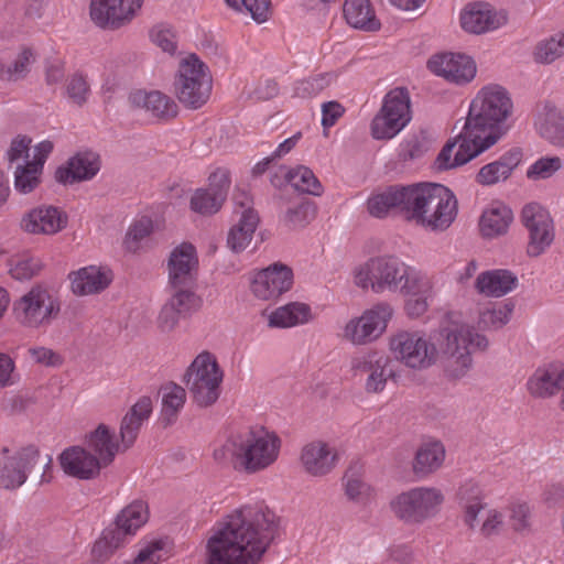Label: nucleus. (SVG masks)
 I'll list each match as a JSON object with an SVG mask.
<instances>
[{
  "mask_svg": "<svg viewBox=\"0 0 564 564\" xmlns=\"http://www.w3.org/2000/svg\"><path fill=\"white\" fill-rule=\"evenodd\" d=\"M224 373L209 352L199 354L187 368L184 381L193 401L199 408H208L217 402Z\"/></svg>",
  "mask_w": 564,
  "mask_h": 564,
  "instance_id": "nucleus-7",
  "label": "nucleus"
},
{
  "mask_svg": "<svg viewBox=\"0 0 564 564\" xmlns=\"http://www.w3.org/2000/svg\"><path fill=\"white\" fill-rule=\"evenodd\" d=\"M284 175L289 176L290 183L299 192L314 196H319L323 193L322 184L313 171L306 166L290 170L289 173Z\"/></svg>",
  "mask_w": 564,
  "mask_h": 564,
  "instance_id": "nucleus-47",
  "label": "nucleus"
},
{
  "mask_svg": "<svg viewBox=\"0 0 564 564\" xmlns=\"http://www.w3.org/2000/svg\"><path fill=\"white\" fill-rule=\"evenodd\" d=\"M535 124L543 139L555 147L564 148V115L560 109L546 104L543 116Z\"/></svg>",
  "mask_w": 564,
  "mask_h": 564,
  "instance_id": "nucleus-37",
  "label": "nucleus"
},
{
  "mask_svg": "<svg viewBox=\"0 0 564 564\" xmlns=\"http://www.w3.org/2000/svg\"><path fill=\"white\" fill-rule=\"evenodd\" d=\"M171 296L162 306L158 325L162 332H171L177 325L181 316H185L200 306V299L194 291L170 290Z\"/></svg>",
  "mask_w": 564,
  "mask_h": 564,
  "instance_id": "nucleus-22",
  "label": "nucleus"
},
{
  "mask_svg": "<svg viewBox=\"0 0 564 564\" xmlns=\"http://www.w3.org/2000/svg\"><path fill=\"white\" fill-rule=\"evenodd\" d=\"M429 149L427 134L424 130L409 137L403 145L402 156L404 160H413L421 156Z\"/></svg>",
  "mask_w": 564,
  "mask_h": 564,
  "instance_id": "nucleus-57",
  "label": "nucleus"
},
{
  "mask_svg": "<svg viewBox=\"0 0 564 564\" xmlns=\"http://www.w3.org/2000/svg\"><path fill=\"white\" fill-rule=\"evenodd\" d=\"M278 518L267 507L245 506L208 539L207 564H257L275 539Z\"/></svg>",
  "mask_w": 564,
  "mask_h": 564,
  "instance_id": "nucleus-1",
  "label": "nucleus"
},
{
  "mask_svg": "<svg viewBox=\"0 0 564 564\" xmlns=\"http://www.w3.org/2000/svg\"><path fill=\"white\" fill-rule=\"evenodd\" d=\"M43 172V161H26L23 165H18L14 171V188L20 194L33 192L41 183Z\"/></svg>",
  "mask_w": 564,
  "mask_h": 564,
  "instance_id": "nucleus-43",
  "label": "nucleus"
},
{
  "mask_svg": "<svg viewBox=\"0 0 564 564\" xmlns=\"http://www.w3.org/2000/svg\"><path fill=\"white\" fill-rule=\"evenodd\" d=\"M126 543L127 540L120 535V533L108 527L102 531L101 536L94 543L91 555L94 560L98 562L107 561Z\"/></svg>",
  "mask_w": 564,
  "mask_h": 564,
  "instance_id": "nucleus-46",
  "label": "nucleus"
},
{
  "mask_svg": "<svg viewBox=\"0 0 564 564\" xmlns=\"http://www.w3.org/2000/svg\"><path fill=\"white\" fill-rule=\"evenodd\" d=\"M87 449L97 457L101 467H107L122 451V444L115 440V435L107 425L99 424L87 437Z\"/></svg>",
  "mask_w": 564,
  "mask_h": 564,
  "instance_id": "nucleus-32",
  "label": "nucleus"
},
{
  "mask_svg": "<svg viewBox=\"0 0 564 564\" xmlns=\"http://www.w3.org/2000/svg\"><path fill=\"white\" fill-rule=\"evenodd\" d=\"M491 23L492 14L489 3H469L460 14L462 28L469 33L481 34L489 30Z\"/></svg>",
  "mask_w": 564,
  "mask_h": 564,
  "instance_id": "nucleus-42",
  "label": "nucleus"
},
{
  "mask_svg": "<svg viewBox=\"0 0 564 564\" xmlns=\"http://www.w3.org/2000/svg\"><path fill=\"white\" fill-rule=\"evenodd\" d=\"M152 231V220L143 217L135 221L128 230L126 245L128 249H134L137 243L148 237Z\"/></svg>",
  "mask_w": 564,
  "mask_h": 564,
  "instance_id": "nucleus-58",
  "label": "nucleus"
},
{
  "mask_svg": "<svg viewBox=\"0 0 564 564\" xmlns=\"http://www.w3.org/2000/svg\"><path fill=\"white\" fill-rule=\"evenodd\" d=\"M344 480L345 494L349 500L357 503H365L371 497V487L366 484L359 476L346 473Z\"/></svg>",
  "mask_w": 564,
  "mask_h": 564,
  "instance_id": "nucleus-53",
  "label": "nucleus"
},
{
  "mask_svg": "<svg viewBox=\"0 0 564 564\" xmlns=\"http://www.w3.org/2000/svg\"><path fill=\"white\" fill-rule=\"evenodd\" d=\"M513 220L512 209L502 202H496V236L506 235Z\"/></svg>",
  "mask_w": 564,
  "mask_h": 564,
  "instance_id": "nucleus-62",
  "label": "nucleus"
},
{
  "mask_svg": "<svg viewBox=\"0 0 564 564\" xmlns=\"http://www.w3.org/2000/svg\"><path fill=\"white\" fill-rule=\"evenodd\" d=\"M241 4L257 23L269 20L271 14L270 0H241Z\"/></svg>",
  "mask_w": 564,
  "mask_h": 564,
  "instance_id": "nucleus-60",
  "label": "nucleus"
},
{
  "mask_svg": "<svg viewBox=\"0 0 564 564\" xmlns=\"http://www.w3.org/2000/svg\"><path fill=\"white\" fill-rule=\"evenodd\" d=\"M391 316L392 308L389 304H378L366 311L359 318L349 321L344 335L354 344H367L377 339L384 332Z\"/></svg>",
  "mask_w": 564,
  "mask_h": 564,
  "instance_id": "nucleus-17",
  "label": "nucleus"
},
{
  "mask_svg": "<svg viewBox=\"0 0 564 564\" xmlns=\"http://www.w3.org/2000/svg\"><path fill=\"white\" fill-rule=\"evenodd\" d=\"M208 188H198L195 191V202L194 205L197 209L203 212L208 210L206 206H202L200 199L208 198L212 204L210 207L213 209L218 206V204H224L229 187H230V172L226 169H217L213 174H210Z\"/></svg>",
  "mask_w": 564,
  "mask_h": 564,
  "instance_id": "nucleus-33",
  "label": "nucleus"
},
{
  "mask_svg": "<svg viewBox=\"0 0 564 564\" xmlns=\"http://www.w3.org/2000/svg\"><path fill=\"white\" fill-rule=\"evenodd\" d=\"M337 78L334 72L321 73L302 79L295 85V95L301 98L313 97L328 88Z\"/></svg>",
  "mask_w": 564,
  "mask_h": 564,
  "instance_id": "nucleus-48",
  "label": "nucleus"
},
{
  "mask_svg": "<svg viewBox=\"0 0 564 564\" xmlns=\"http://www.w3.org/2000/svg\"><path fill=\"white\" fill-rule=\"evenodd\" d=\"M151 412V398L141 397L122 417L120 423L122 452L134 444L142 424L150 417Z\"/></svg>",
  "mask_w": 564,
  "mask_h": 564,
  "instance_id": "nucleus-31",
  "label": "nucleus"
},
{
  "mask_svg": "<svg viewBox=\"0 0 564 564\" xmlns=\"http://www.w3.org/2000/svg\"><path fill=\"white\" fill-rule=\"evenodd\" d=\"M312 319L311 307L305 303L292 302L278 307L269 316V326L286 328L305 324Z\"/></svg>",
  "mask_w": 564,
  "mask_h": 564,
  "instance_id": "nucleus-40",
  "label": "nucleus"
},
{
  "mask_svg": "<svg viewBox=\"0 0 564 564\" xmlns=\"http://www.w3.org/2000/svg\"><path fill=\"white\" fill-rule=\"evenodd\" d=\"M393 357L412 369H425L436 362L433 343L421 333L400 330L390 338Z\"/></svg>",
  "mask_w": 564,
  "mask_h": 564,
  "instance_id": "nucleus-14",
  "label": "nucleus"
},
{
  "mask_svg": "<svg viewBox=\"0 0 564 564\" xmlns=\"http://www.w3.org/2000/svg\"><path fill=\"white\" fill-rule=\"evenodd\" d=\"M527 388L535 398H549L561 391L560 405L564 410V368L554 365L538 368L529 378Z\"/></svg>",
  "mask_w": 564,
  "mask_h": 564,
  "instance_id": "nucleus-27",
  "label": "nucleus"
},
{
  "mask_svg": "<svg viewBox=\"0 0 564 564\" xmlns=\"http://www.w3.org/2000/svg\"><path fill=\"white\" fill-rule=\"evenodd\" d=\"M42 269V262L34 257H24L18 259L10 269L13 279L23 281L32 279Z\"/></svg>",
  "mask_w": 564,
  "mask_h": 564,
  "instance_id": "nucleus-55",
  "label": "nucleus"
},
{
  "mask_svg": "<svg viewBox=\"0 0 564 564\" xmlns=\"http://www.w3.org/2000/svg\"><path fill=\"white\" fill-rule=\"evenodd\" d=\"M129 100L134 108L144 110L160 121L172 120L178 115L177 104L159 90H137L130 95Z\"/></svg>",
  "mask_w": 564,
  "mask_h": 564,
  "instance_id": "nucleus-26",
  "label": "nucleus"
},
{
  "mask_svg": "<svg viewBox=\"0 0 564 564\" xmlns=\"http://www.w3.org/2000/svg\"><path fill=\"white\" fill-rule=\"evenodd\" d=\"M520 221L528 231L527 254L530 258L540 257L555 239L553 218L541 204L531 202L522 207Z\"/></svg>",
  "mask_w": 564,
  "mask_h": 564,
  "instance_id": "nucleus-13",
  "label": "nucleus"
},
{
  "mask_svg": "<svg viewBox=\"0 0 564 564\" xmlns=\"http://www.w3.org/2000/svg\"><path fill=\"white\" fill-rule=\"evenodd\" d=\"M481 153V148L470 151L469 145L463 140H458V135L448 140L438 153L435 165L440 171L451 170L466 164L471 159Z\"/></svg>",
  "mask_w": 564,
  "mask_h": 564,
  "instance_id": "nucleus-36",
  "label": "nucleus"
},
{
  "mask_svg": "<svg viewBox=\"0 0 564 564\" xmlns=\"http://www.w3.org/2000/svg\"><path fill=\"white\" fill-rule=\"evenodd\" d=\"M411 120L410 97L405 88L390 90L381 109L371 122V135L376 140H388L397 135Z\"/></svg>",
  "mask_w": 564,
  "mask_h": 564,
  "instance_id": "nucleus-10",
  "label": "nucleus"
},
{
  "mask_svg": "<svg viewBox=\"0 0 564 564\" xmlns=\"http://www.w3.org/2000/svg\"><path fill=\"white\" fill-rule=\"evenodd\" d=\"M281 440L264 429L249 430L230 436L214 452L217 460L229 459L234 467L248 474L271 466L279 456Z\"/></svg>",
  "mask_w": 564,
  "mask_h": 564,
  "instance_id": "nucleus-4",
  "label": "nucleus"
},
{
  "mask_svg": "<svg viewBox=\"0 0 564 564\" xmlns=\"http://www.w3.org/2000/svg\"><path fill=\"white\" fill-rule=\"evenodd\" d=\"M260 218L256 210L241 212L240 218L227 235V247L232 252L243 251L252 240Z\"/></svg>",
  "mask_w": 564,
  "mask_h": 564,
  "instance_id": "nucleus-35",
  "label": "nucleus"
},
{
  "mask_svg": "<svg viewBox=\"0 0 564 564\" xmlns=\"http://www.w3.org/2000/svg\"><path fill=\"white\" fill-rule=\"evenodd\" d=\"M405 273V262L394 256H378L354 269V283L373 293L398 292Z\"/></svg>",
  "mask_w": 564,
  "mask_h": 564,
  "instance_id": "nucleus-6",
  "label": "nucleus"
},
{
  "mask_svg": "<svg viewBox=\"0 0 564 564\" xmlns=\"http://www.w3.org/2000/svg\"><path fill=\"white\" fill-rule=\"evenodd\" d=\"M514 112L511 94L505 87L496 85V143L514 127Z\"/></svg>",
  "mask_w": 564,
  "mask_h": 564,
  "instance_id": "nucleus-39",
  "label": "nucleus"
},
{
  "mask_svg": "<svg viewBox=\"0 0 564 564\" xmlns=\"http://www.w3.org/2000/svg\"><path fill=\"white\" fill-rule=\"evenodd\" d=\"M345 108L338 101H327L322 105V126L333 127L344 115Z\"/></svg>",
  "mask_w": 564,
  "mask_h": 564,
  "instance_id": "nucleus-64",
  "label": "nucleus"
},
{
  "mask_svg": "<svg viewBox=\"0 0 564 564\" xmlns=\"http://www.w3.org/2000/svg\"><path fill=\"white\" fill-rule=\"evenodd\" d=\"M65 91L74 105L83 107L90 95V86L84 75L75 73L67 78Z\"/></svg>",
  "mask_w": 564,
  "mask_h": 564,
  "instance_id": "nucleus-51",
  "label": "nucleus"
},
{
  "mask_svg": "<svg viewBox=\"0 0 564 564\" xmlns=\"http://www.w3.org/2000/svg\"><path fill=\"white\" fill-rule=\"evenodd\" d=\"M344 17L349 25L368 32L380 29V22L368 0H346L343 6Z\"/></svg>",
  "mask_w": 564,
  "mask_h": 564,
  "instance_id": "nucleus-38",
  "label": "nucleus"
},
{
  "mask_svg": "<svg viewBox=\"0 0 564 564\" xmlns=\"http://www.w3.org/2000/svg\"><path fill=\"white\" fill-rule=\"evenodd\" d=\"M409 195L405 219L426 230L444 231L457 216L458 203L455 195L441 184H412Z\"/></svg>",
  "mask_w": 564,
  "mask_h": 564,
  "instance_id": "nucleus-3",
  "label": "nucleus"
},
{
  "mask_svg": "<svg viewBox=\"0 0 564 564\" xmlns=\"http://www.w3.org/2000/svg\"><path fill=\"white\" fill-rule=\"evenodd\" d=\"M519 285L518 276L505 269H496V297L505 296Z\"/></svg>",
  "mask_w": 564,
  "mask_h": 564,
  "instance_id": "nucleus-59",
  "label": "nucleus"
},
{
  "mask_svg": "<svg viewBox=\"0 0 564 564\" xmlns=\"http://www.w3.org/2000/svg\"><path fill=\"white\" fill-rule=\"evenodd\" d=\"M72 291L76 295H89L104 291L111 282L110 270L89 265L69 274Z\"/></svg>",
  "mask_w": 564,
  "mask_h": 564,
  "instance_id": "nucleus-30",
  "label": "nucleus"
},
{
  "mask_svg": "<svg viewBox=\"0 0 564 564\" xmlns=\"http://www.w3.org/2000/svg\"><path fill=\"white\" fill-rule=\"evenodd\" d=\"M435 349V360L444 362L449 376L459 378L471 366V349H485L489 341L473 326L464 322L460 313L449 312L440 321L438 327L432 334Z\"/></svg>",
  "mask_w": 564,
  "mask_h": 564,
  "instance_id": "nucleus-2",
  "label": "nucleus"
},
{
  "mask_svg": "<svg viewBox=\"0 0 564 564\" xmlns=\"http://www.w3.org/2000/svg\"><path fill=\"white\" fill-rule=\"evenodd\" d=\"M143 0H91L90 17L100 28L118 29L129 22Z\"/></svg>",
  "mask_w": 564,
  "mask_h": 564,
  "instance_id": "nucleus-20",
  "label": "nucleus"
},
{
  "mask_svg": "<svg viewBox=\"0 0 564 564\" xmlns=\"http://www.w3.org/2000/svg\"><path fill=\"white\" fill-rule=\"evenodd\" d=\"M67 224L66 214L54 206H41L23 215L20 227L33 235H53L61 231Z\"/></svg>",
  "mask_w": 564,
  "mask_h": 564,
  "instance_id": "nucleus-24",
  "label": "nucleus"
},
{
  "mask_svg": "<svg viewBox=\"0 0 564 564\" xmlns=\"http://www.w3.org/2000/svg\"><path fill=\"white\" fill-rule=\"evenodd\" d=\"M411 185L389 186L383 192L372 195L367 202V208L371 216L382 218L390 210H398L404 218L406 217L408 196H410Z\"/></svg>",
  "mask_w": 564,
  "mask_h": 564,
  "instance_id": "nucleus-29",
  "label": "nucleus"
},
{
  "mask_svg": "<svg viewBox=\"0 0 564 564\" xmlns=\"http://www.w3.org/2000/svg\"><path fill=\"white\" fill-rule=\"evenodd\" d=\"M400 292L405 294H423L432 289L429 278L421 272L415 271L405 263V273L401 280Z\"/></svg>",
  "mask_w": 564,
  "mask_h": 564,
  "instance_id": "nucleus-52",
  "label": "nucleus"
},
{
  "mask_svg": "<svg viewBox=\"0 0 564 564\" xmlns=\"http://www.w3.org/2000/svg\"><path fill=\"white\" fill-rule=\"evenodd\" d=\"M164 543L162 541H152L145 547L139 551L131 564H158L161 561L159 552L162 551Z\"/></svg>",
  "mask_w": 564,
  "mask_h": 564,
  "instance_id": "nucleus-63",
  "label": "nucleus"
},
{
  "mask_svg": "<svg viewBox=\"0 0 564 564\" xmlns=\"http://www.w3.org/2000/svg\"><path fill=\"white\" fill-rule=\"evenodd\" d=\"M509 510L510 523L514 531L523 533L531 529V509L527 502H513Z\"/></svg>",
  "mask_w": 564,
  "mask_h": 564,
  "instance_id": "nucleus-56",
  "label": "nucleus"
},
{
  "mask_svg": "<svg viewBox=\"0 0 564 564\" xmlns=\"http://www.w3.org/2000/svg\"><path fill=\"white\" fill-rule=\"evenodd\" d=\"M148 521V508L137 500L124 507L109 527L120 533L127 541Z\"/></svg>",
  "mask_w": 564,
  "mask_h": 564,
  "instance_id": "nucleus-34",
  "label": "nucleus"
},
{
  "mask_svg": "<svg viewBox=\"0 0 564 564\" xmlns=\"http://www.w3.org/2000/svg\"><path fill=\"white\" fill-rule=\"evenodd\" d=\"M100 170L98 153L87 150L72 156L66 166H59L55 172V180L62 184H74L91 180Z\"/></svg>",
  "mask_w": 564,
  "mask_h": 564,
  "instance_id": "nucleus-25",
  "label": "nucleus"
},
{
  "mask_svg": "<svg viewBox=\"0 0 564 564\" xmlns=\"http://www.w3.org/2000/svg\"><path fill=\"white\" fill-rule=\"evenodd\" d=\"M59 313V304L44 288L33 286L13 304L15 321L28 328L51 324Z\"/></svg>",
  "mask_w": 564,
  "mask_h": 564,
  "instance_id": "nucleus-12",
  "label": "nucleus"
},
{
  "mask_svg": "<svg viewBox=\"0 0 564 564\" xmlns=\"http://www.w3.org/2000/svg\"><path fill=\"white\" fill-rule=\"evenodd\" d=\"M213 78L208 66L195 54L183 58L174 80L178 101L189 109H198L209 99Z\"/></svg>",
  "mask_w": 564,
  "mask_h": 564,
  "instance_id": "nucleus-5",
  "label": "nucleus"
},
{
  "mask_svg": "<svg viewBox=\"0 0 564 564\" xmlns=\"http://www.w3.org/2000/svg\"><path fill=\"white\" fill-rule=\"evenodd\" d=\"M457 499L464 510L465 523L474 530L479 524V518L484 519L479 531L482 536L489 538L494 532V513L485 501L481 488L475 484H465L459 488Z\"/></svg>",
  "mask_w": 564,
  "mask_h": 564,
  "instance_id": "nucleus-16",
  "label": "nucleus"
},
{
  "mask_svg": "<svg viewBox=\"0 0 564 564\" xmlns=\"http://www.w3.org/2000/svg\"><path fill=\"white\" fill-rule=\"evenodd\" d=\"M315 216V204L306 200L288 208L283 217V223L290 229H300L308 225Z\"/></svg>",
  "mask_w": 564,
  "mask_h": 564,
  "instance_id": "nucleus-49",
  "label": "nucleus"
},
{
  "mask_svg": "<svg viewBox=\"0 0 564 564\" xmlns=\"http://www.w3.org/2000/svg\"><path fill=\"white\" fill-rule=\"evenodd\" d=\"M198 270V257L195 247L182 242L175 247L167 260L169 290L194 291Z\"/></svg>",
  "mask_w": 564,
  "mask_h": 564,
  "instance_id": "nucleus-15",
  "label": "nucleus"
},
{
  "mask_svg": "<svg viewBox=\"0 0 564 564\" xmlns=\"http://www.w3.org/2000/svg\"><path fill=\"white\" fill-rule=\"evenodd\" d=\"M51 458L41 457L34 446H28L7 456L0 465V487L14 489L20 487L29 476L42 481Z\"/></svg>",
  "mask_w": 564,
  "mask_h": 564,
  "instance_id": "nucleus-11",
  "label": "nucleus"
},
{
  "mask_svg": "<svg viewBox=\"0 0 564 564\" xmlns=\"http://www.w3.org/2000/svg\"><path fill=\"white\" fill-rule=\"evenodd\" d=\"M392 361L384 354L372 351L352 360L351 368L356 373L366 375L365 390L367 393H380L384 390L387 380L394 379Z\"/></svg>",
  "mask_w": 564,
  "mask_h": 564,
  "instance_id": "nucleus-19",
  "label": "nucleus"
},
{
  "mask_svg": "<svg viewBox=\"0 0 564 564\" xmlns=\"http://www.w3.org/2000/svg\"><path fill=\"white\" fill-rule=\"evenodd\" d=\"M534 61L540 64H552L564 56V29L550 37L538 42L533 52Z\"/></svg>",
  "mask_w": 564,
  "mask_h": 564,
  "instance_id": "nucleus-45",
  "label": "nucleus"
},
{
  "mask_svg": "<svg viewBox=\"0 0 564 564\" xmlns=\"http://www.w3.org/2000/svg\"><path fill=\"white\" fill-rule=\"evenodd\" d=\"M458 140L469 145L470 151L481 152L494 144V90L484 88L473 100Z\"/></svg>",
  "mask_w": 564,
  "mask_h": 564,
  "instance_id": "nucleus-8",
  "label": "nucleus"
},
{
  "mask_svg": "<svg viewBox=\"0 0 564 564\" xmlns=\"http://www.w3.org/2000/svg\"><path fill=\"white\" fill-rule=\"evenodd\" d=\"M523 158V150L520 147H513L503 153L496 161V183L506 181L512 171L520 164Z\"/></svg>",
  "mask_w": 564,
  "mask_h": 564,
  "instance_id": "nucleus-54",
  "label": "nucleus"
},
{
  "mask_svg": "<svg viewBox=\"0 0 564 564\" xmlns=\"http://www.w3.org/2000/svg\"><path fill=\"white\" fill-rule=\"evenodd\" d=\"M563 166L560 156H543L536 160L527 170L525 176L531 181H540L552 177Z\"/></svg>",
  "mask_w": 564,
  "mask_h": 564,
  "instance_id": "nucleus-50",
  "label": "nucleus"
},
{
  "mask_svg": "<svg viewBox=\"0 0 564 564\" xmlns=\"http://www.w3.org/2000/svg\"><path fill=\"white\" fill-rule=\"evenodd\" d=\"M444 501L442 491L434 487H417L398 495L390 507L394 516L409 524L434 518Z\"/></svg>",
  "mask_w": 564,
  "mask_h": 564,
  "instance_id": "nucleus-9",
  "label": "nucleus"
},
{
  "mask_svg": "<svg viewBox=\"0 0 564 564\" xmlns=\"http://www.w3.org/2000/svg\"><path fill=\"white\" fill-rule=\"evenodd\" d=\"M337 451L323 441H313L303 446L300 463L312 477H324L336 466Z\"/></svg>",
  "mask_w": 564,
  "mask_h": 564,
  "instance_id": "nucleus-23",
  "label": "nucleus"
},
{
  "mask_svg": "<svg viewBox=\"0 0 564 564\" xmlns=\"http://www.w3.org/2000/svg\"><path fill=\"white\" fill-rule=\"evenodd\" d=\"M293 284V272L288 265L276 262L257 272L251 280V292L260 300H275Z\"/></svg>",
  "mask_w": 564,
  "mask_h": 564,
  "instance_id": "nucleus-18",
  "label": "nucleus"
},
{
  "mask_svg": "<svg viewBox=\"0 0 564 564\" xmlns=\"http://www.w3.org/2000/svg\"><path fill=\"white\" fill-rule=\"evenodd\" d=\"M427 67L435 75L458 85L469 83L476 75L474 61L463 54H435L429 59Z\"/></svg>",
  "mask_w": 564,
  "mask_h": 564,
  "instance_id": "nucleus-21",
  "label": "nucleus"
},
{
  "mask_svg": "<svg viewBox=\"0 0 564 564\" xmlns=\"http://www.w3.org/2000/svg\"><path fill=\"white\" fill-rule=\"evenodd\" d=\"M162 392V421L165 426L173 424L177 413L184 406L186 391L181 386L170 383L161 389Z\"/></svg>",
  "mask_w": 564,
  "mask_h": 564,
  "instance_id": "nucleus-44",
  "label": "nucleus"
},
{
  "mask_svg": "<svg viewBox=\"0 0 564 564\" xmlns=\"http://www.w3.org/2000/svg\"><path fill=\"white\" fill-rule=\"evenodd\" d=\"M59 462L67 475L78 479H93L102 468L94 454L79 446L65 449L59 456Z\"/></svg>",
  "mask_w": 564,
  "mask_h": 564,
  "instance_id": "nucleus-28",
  "label": "nucleus"
},
{
  "mask_svg": "<svg viewBox=\"0 0 564 564\" xmlns=\"http://www.w3.org/2000/svg\"><path fill=\"white\" fill-rule=\"evenodd\" d=\"M445 459V448L440 442L423 444L413 460V471L426 476L437 470Z\"/></svg>",
  "mask_w": 564,
  "mask_h": 564,
  "instance_id": "nucleus-41",
  "label": "nucleus"
},
{
  "mask_svg": "<svg viewBox=\"0 0 564 564\" xmlns=\"http://www.w3.org/2000/svg\"><path fill=\"white\" fill-rule=\"evenodd\" d=\"M33 62V53L31 50H24L17 59L13 62L11 66L7 69V79L8 80H17L24 76L28 72L29 66Z\"/></svg>",
  "mask_w": 564,
  "mask_h": 564,
  "instance_id": "nucleus-61",
  "label": "nucleus"
}]
</instances>
